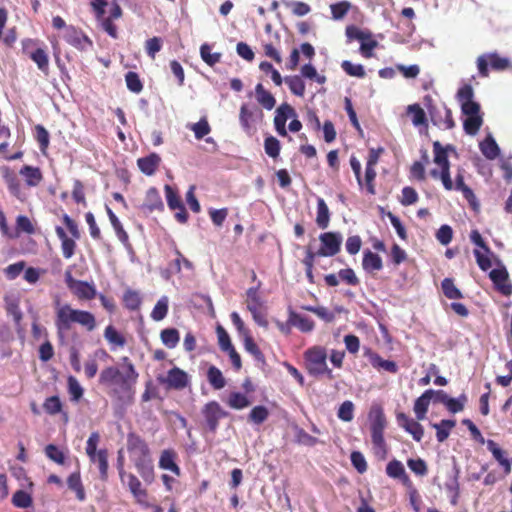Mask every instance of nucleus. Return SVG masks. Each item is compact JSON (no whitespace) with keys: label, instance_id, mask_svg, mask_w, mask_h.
I'll return each instance as SVG.
<instances>
[{"label":"nucleus","instance_id":"1","mask_svg":"<svg viewBox=\"0 0 512 512\" xmlns=\"http://www.w3.org/2000/svg\"><path fill=\"white\" fill-rule=\"evenodd\" d=\"M139 373L129 367L127 372L121 371L115 366L104 368L99 375V384L108 389L111 397L124 405H130L134 401L135 386Z\"/></svg>","mask_w":512,"mask_h":512},{"label":"nucleus","instance_id":"2","mask_svg":"<svg viewBox=\"0 0 512 512\" xmlns=\"http://www.w3.org/2000/svg\"><path fill=\"white\" fill-rule=\"evenodd\" d=\"M55 309V327L59 338L63 339L72 329V325L77 323L88 331H93L96 327L94 315L85 310L74 309L67 303H61L57 298L54 301Z\"/></svg>","mask_w":512,"mask_h":512},{"label":"nucleus","instance_id":"3","mask_svg":"<svg viewBox=\"0 0 512 512\" xmlns=\"http://www.w3.org/2000/svg\"><path fill=\"white\" fill-rule=\"evenodd\" d=\"M127 450L137 472L150 484L154 480V468L147 443L138 435L130 433L127 437Z\"/></svg>","mask_w":512,"mask_h":512},{"label":"nucleus","instance_id":"4","mask_svg":"<svg viewBox=\"0 0 512 512\" xmlns=\"http://www.w3.org/2000/svg\"><path fill=\"white\" fill-rule=\"evenodd\" d=\"M307 372L316 378L327 377L333 379L332 370L327 365V352L322 346H313L304 352Z\"/></svg>","mask_w":512,"mask_h":512},{"label":"nucleus","instance_id":"5","mask_svg":"<svg viewBox=\"0 0 512 512\" xmlns=\"http://www.w3.org/2000/svg\"><path fill=\"white\" fill-rule=\"evenodd\" d=\"M371 440L374 452L377 456L384 458L387 453L386 443L384 440V430L386 427V419L381 408L374 407L369 413Z\"/></svg>","mask_w":512,"mask_h":512},{"label":"nucleus","instance_id":"6","mask_svg":"<svg viewBox=\"0 0 512 512\" xmlns=\"http://www.w3.org/2000/svg\"><path fill=\"white\" fill-rule=\"evenodd\" d=\"M346 35L349 39L360 42V52L365 58L373 56V50L378 46V42L373 39V35L369 30L350 26L346 29Z\"/></svg>","mask_w":512,"mask_h":512},{"label":"nucleus","instance_id":"7","mask_svg":"<svg viewBox=\"0 0 512 512\" xmlns=\"http://www.w3.org/2000/svg\"><path fill=\"white\" fill-rule=\"evenodd\" d=\"M434 163L441 168V182L446 190H453V181L450 176V163L446 148H443L439 142H434Z\"/></svg>","mask_w":512,"mask_h":512},{"label":"nucleus","instance_id":"8","mask_svg":"<svg viewBox=\"0 0 512 512\" xmlns=\"http://www.w3.org/2000/svg\"><path fill=\"white\" fill-rule=\"evenodd\" d=\"M497 71H502L508 68L509 59L501 57L496 52L482 54L477 58V69L482 77H488V66Z\"/></svg>","mask_w":512,"mask_h":512},{"label":"nucleus","instance_id":"9","mask_svg":"<svg viewBox=\"0 0 512 512\" xmlns=\"http://www.w3.org/2000/svg\"><path fill=\"white\" fill-rule=\"evenodd\" d=\"M319 240L321 247L318 250V255L332 257L340 251L343 237L339 232H325L320 234Z\"/></svg>","mask_w":512,"mask_h":512},{"label":"nucleus","instance_id":"10","mask_svg":"<svg viewBox=\"0 0 512 512\" xmlns=\"http://www.w3.org/2000/svg\"><path fill=\"white\" fill-rule=\"evenodd\" d=\"M473 98L474 91L471 85L466 84L457 92V99L465 116L480 114V105Z\"/></svg>","mask_w":512,"mask_h":512},{"label":"nucleus","instance_id":"11","mask_svg":"<svg viewBox=\"0 0 512 512\" xmlns=\"http://www.w3.org/2000/svg\"><path fill=\"white\" fill-rule=\"evenodd\" d=\"M119 476L122 483L127 485L136 501L141 505H145L147 492L142 488L140 480L134 474L126 473L122 468L119 469Z\"/></svg>","mask_w":512,"mask_h":512},{"label":"nucleus","instance_id":"12","mask_svg":"<svg viewBox=\"0 0 512 512\" xmlns=\"http://www.w3.org/2000/svg\"><path fill=\"white\" fill-rule=\"evenodd\" d=\"M489 278L493 282L497 291L504 296L512 295V283L509 280V274L505 266L493 269L489 273Z\"/></svg>","mask_w":512,"mask_h":512},{"label":"nucleus","instance_id":"13","mask_svg":"<svg viewBox=\"0 0 512 512\" xmlns=\"http://www.w3.org/2000/svg\"><path fill=\"white\" fill-rule=\"evenodd\" d=\"M64 39L67 43L78 50L86 51L92 47V41L81 30L74 26H68L64 32Z\"/></svg>","mask_w":512,"mask_h":512},{"label":"nucleus","instance_id":"14","mask_svg":"<svg viewBox=\"0 0 512 512\" xmlns=\"http://www.w3.org/2000/svg\"><path fill=\"white\" fill-rule=\"evenodd\" d=\"M159 381L166 384L169 388L181 390L188 386L189 376L185 371L174 367L168 371L165 378H160Z\"/></svg>","mask_w":512,"mask_h":512},{"label":"nucleus","instance_id":"15","mask_svg":"<svg viewBox=\"0 0 512 512\" xmlns=\"http://www.w3.org/2000/svg\"><path fill=\"white\" fill-rule=\"evenodd\" d=\"M202 413L209 430L212 432L217 429L219 420L226 416V413L216 401L207 403L204 406Z\"/></svg>","mask_w":512,"mask_h":512},{"label":"nucleus","instance_id":"16","mask_svg":"<svg viewBox=\"0 0 512 512\" xmlns=\"http://www.w3.org/2000/svg\"><path fill=\"white\" fill-rule=\"evenodd\" d=\"M397 422L398 425L409 433L415 441L420 442L422 440L424 436V429L418 421L409 418L404 413H398Z\"/></svg>","mask_w":512,"mask_h":512},{"label":"nucleus","instance_id":"17","mask_svg":"<svg viewBox=\"0 0 512 512\" xmlns=\"http://www.w3.org/2000/svg\"><path fill=\"white\" fill-rule=\"evenodd\" d=\"M430 114L432 121L435 125L441 126L445 129H452L455 126V122L452 117V112L444 104L440 109H431Z\"/></svg>","mask_w":512,"mask_h":512},{"label":"nucleus","instance_id":"18","mask_svg":"<svg viewBox=\"0 0 512 512\" xmlns=\"http://www.w3.org/2000/svg\"><path fill=\"white\" fill-rule=\"evenodd\" d=\"M2 176L9 192L17 199L23 201L25 195L22 192L20 181L14 171L5 167L2 169Z\"/></svg>","mask_w":512,"mask_h":512},{"label":"nucleus","instance_id":"19","mask_svg":"<svg viewBox=\"0 0 512 512\" xmlns=\"http://www.w3.org/2000/svg\"><path fill=\"white\" fill-rule=\"evenodd\" d=\"M160 163L161 158L156 153H151L148 156L139 158L137 160L138 168L143 174L147 176L153 175L159 167Z\"/></svg>","mask_w":512,"mask_h":512},{"label":"nucleus","instance_id":"20","mask_svg":"<svg viewBox=\"0 0 512 512\" xmlns=\"http://www.w3.org/2000/svg\"><path fill=\"white\" fill-rule=\"evenodd\" d=\"M366 356L368 357L371 365L378 370L382 369L390 373H396L398 371L397 364L394 361L385 360L377 353L368 350L366 352Z\"/></svg>","mask_w":512,"mask_h":512},{"label":"nucleus","instance_id":"21","mask_svg":"<svg viewBox=\"0 0 512 512\" xmlns=\"http://www.w3.org/2000/svg\"><path fill=\"white\" fill-rule=\"evenodd\" d=\"M19 174L24 178L26 185L29 187L38 186L43 179L41 170L30 165L23 166Z\"/></svg>","mask_w":512,"mask_h":512},{"label":"nucleus","instance_id":"22","mask_svg":"<svg viewBox=\"0 0 512 512\" xmlns=\"http://www.w3.org/2000/svg\"><path fill=\"white\" fill-rule=\"evenodd\" d=\"M163 207L164 205L158 190L154 187L149 188L141 208L144 211L152 212L154 210H161Z\"/></svg>","mask_w":512,"mask_h":512},{"label":"nucleus","instance_id":"23","mask_svg":"<svg viewBox=\"0 0 512 512\" xmlns=\"http://www.w3.org/2000/svg\"><path fill=\"white\" fill-rule=\"evenodd\" d=\"M176 460V453L171 450L167 449L162 451L159 459V467L163 470H168L174 473L175 475H180V468L175 462Z\"/></svg>","mask_w":512,"mask_h":512},{"label":"nucleus","instance_id":"24","mask_svg":"<svg viewBox=\"0 0 512 512\" xmlns=\"http://www.w3.org/2000/svg\"><path fill=\"white\" fill-rule=\"evenodd\" d=\"M479 148L481 153L489 160L496 159L500 154V148L491 134L487 135V137L480 142Z\"/></svg>","mask_w":512,"mask_h":512},{"label":"nucleus","instance_id":"25","mask_svg":"<svg viewBox=\"0 0 512 512\" xmlns=\"http://www.w3.org/2000/svg\"><path fill=\"white\" fill-rule=\"evenodd\" d=\"M362 267L368 273L379 271L383 267L382 259L378 254L366 250L363 254Z\"/></svg>","mask_w":512,"mask_h":512},{"label":"nucleus","instance_id":"26","mask_svg":"<svg viewBox=\"0 0 512 512\" xmlns=\"http://www.w3.org/2000/svg\"><path fill=\"white\" fill-rule=\"evenodd\" d=\"M255 96L257 102L266 110H272L276 104L274 96L259 83L255 87Z\"/></svg>","mask_w":512,"mask_h":512},{"label":"nucleus","instance_id":"27","mask_svg":"<svg viewBox=\"0 0 512 512\" xmlns=\"http://www.w3.org/2000/svg\"><path fill=\"white\" fill-rule=\"evenodd\" d=\"M55 231L58 238L61 240L63 256L66 259H70L74 255V250L76 247L75 241L67 236L66 232L62 227L57 226Z\"/></svg>","mask_w":512,"mask_h":512},{"label":"nucleus","instance_id":"28","mask_svg":"<svg viewBox=\"0 0 512 512\" xmlns=\"http://www.w3.org/2000/svg\"><path fill=\"white\" fill-rule=\"evenodd\" d=\"M72 293L79 299L91 300L95 298L97 292L93 284L85 281H79L76 286L71 290Z\"/></svg>","mask_w":512,"mask_h":512},{"label":"nucleus","instance_id":"29","mask_svg":"<svg viewBox=\"0 0 512 512\" xmlns=\"http://www.w3.org/2000/svg\"><path fill=\"white\" fill-rule=\"evenodd\" d=\"M429 394L431 393L426 390L420 397L415 400L413 409L418 421L424 420L426 417L429 404L432 401Z\"/></svg>","mask_w":512,"mask_h":512},{"label":"nucleus","instance_id":"30","mask_svg":"<svg viewBox=\"0 0 512 512\" xmlns=\"http://www.w3.org/2000/svg\"><path fill=\"white\" fill-rule=\"evenodd\" d=\"M289 323L292 326L297 327L302 332H310L314 328V323L309 317L295 312H290Z\"/></svg>","mask_w":512,"mask_h":512},{"label":"nucleus","instance_id":"31","mask_svg":"<svg viewBox=\"0 0 512 512\" xmlns=\"http://www.w3.org/2000/svg\"><path fill=\"white\" fill-rule=\"evenodd\" d=\"M330 221L329 208L323 198H317V216L316 224L321 229H326Z\"/></svg>","mask_w":512,"mask_h":512},{"label":"nucleus","instance_id":"32","mask_svg":"<svg viewBox=\"0 0 512 512\" xmlns=\"http://www.w3.org/2000/svg\"><path fill=\"white\" fill-rule=\"evenodd\" d=\"M386 473L394 479H401L404 483L408 481L404 465L399 460H392L386 466Z\"/></svg>","mask_w":512,"mask_h":512},{"label":"nucleus","instance_id":"33","mask_svg":"<svg viewBox=\"0 0 512 512\" xmlns=\"http://www.w3.org/2000/svg\"><path fill=\"white\" fill-rule=\"evenodd\" d=\"M29 57L35 62L38 69L44 73H48L49 69V58L46 51L42 48H37L34 51L28 52Z\"/></svg>","mask_w":512,"mask_h":512},{"label":"nucleus","instance_id":"34","mask_svg":"<svg viewBox=\"0 0 512 512\" xmlns=\"http://www.w3.org/2000/svg\"><path fill=\"white\" fill-rule=\"evenodd\" d=\"M67 485L70 490L76 493V497L79 501H84L86 498V494L84 491V487L81 481V476L79 472H74L69 475L67 479Z\"/></svg>","mask_w":512,"mask_h":512},{"label":"nucleus","instance_id":"35","mask_svg":"<svg viewBox=\"0 0 512 512\" xmlns=\"http://www.w3.org/2000/svg\"><path fill=\"white\" fill-rule=\"evenodd\" d=\"M456 425L454 420H441L440 423H434L432 427L436 430V438L438 442H444L449 434L450 430Z\"/></svg>","mask_w":512,"mask_h":512},{"label":"nucleus","instance_id":"36","mask_svg":"<svg viewBox=\"0 0 512 512\" xmlns=\"http://www.w3.org/2000/svg\"><path fill=\"white\" fill-rule=\"evenodd\" d=\"M207 379L210 385L216 390H220L226 385V380L222 372L216 366L209 367L207 371Z\"/></svg>","mask_w":512,"mask_h":512},{"label":"nucleus","instance_id":"37","mask_svg":"<svg viewBox=\"0 0 512 512\" xmlns=\"http://www.w3.org/2000/svg\"><path fill=\"white\" fill-rule=\"evenodd\" d=\"M106 210H107V214H108L109 220L111 222V225L113 226L118 239L123 244L126 245L128 243V234L124 230L121 222L119 221L118 217L113 213V211L108 206L106 207Z\"/></svg>","mask_w":512,"mask_h":512},{"label":"nucleus","instance_id":"38","mask_svg":"<svg viewBox=\"0 0 512 512\" xmlns=\"http://www.w3.org/2000/svg\"><path fill=\"white\" fill-rule=\"evenodd\" d=\"M483 118L481 114L466 116V119L463 122L464 131L471 136H474L478 133L480 127L482 126Z\"/></svg>","mask_w":512,"mask_h":512},{"label":"nucleus","instance_id":"39","mask_svg":"<svg viewBox=\"0 0 512 512\" xmlns=\"http://www.w3.org/2000/svg\"><path fill=\"white\" fill-rule=\"evenodd\" d=\"M285 83L288 85L290 91L299 97L304 96L305 93V83L302 80L301 76H287L284 79Z\"/></svg>","mask_w":512,"mask_h":512},{"label":"nucleus","instance_id":"40","mask_svg":"<svg viewBox=\"0 0 512 512\" xmlns=\"http://www.w3.org/2000/svg\"><path fill=\"white\" fill-rule=\"evenodd\" d=\"M297 117L295 109L288 103H282L275 111L274 122L286 123L289 118Z\"/></svg>","mask_w":512,"mask_h":512},{"label":"nucleus","instance_id":"41","mask_svg":"<svg viewBox=\"0 0 512 512\" xmlns=\"http://www.w3.org/2000/svg\"><path fill=\"white\" fill-rule=\"evenodd\" d=\"M162 343L169 349L175 348L179 342V332L175 328H167L160 334Z\"/></svg>","mask_w":512,"mask_h":512},{"label":"nucleus","instance_id":"42","mask_svg":"<svg viewBox=\"0 0 512 512\" xmlns=\"http://www.w3.org/2000/svg\"><path fill=\"white\" fill-rule=\"evenodd\" d=\"M169 299L167 296H162L154 306L151 312V318L155 321L163 320L168 313Z\"/></svg>","mask_w":512,"mask_h":512},{"label":"nucleus","instance_id":"43","mask_svg":"<svg viewBox=\"0 0 512 512\" xmlns=\"http://www.w3.org/2000/svg\"><path fill=\"white\" fill-rule=\"evenodd\" d=\"M453 189L461 191L466 200L471 204L475 201V195L471 188L464 183V177L461 172L456 175L455 183H453Z\"/></svg>","mask_w":512,"mask_h":512},{"label":"nucleus","instance_id":"44","mask_svg":"<svg viewBox=\"0 0 512 512\" xmlns=\"http://www.w3.org/2000/svg\"><path fill=\"white\" fill-rule=\"evenodd\" d=\"M228 405L233 409H244L250 405L247 396L240 392H232L227 401Z\"/></svg>","mask_w":512,"mask_h":512},{"label":"nucleus","instance_id":"45","mask_svg":"<svg viewBox=\"0 0 512 512\" xmlns=\"http://www.w3.org/2000/svg\"><path fill=\"white\" fill-rule=\"evenodd\" d=\"M35 138L39 144L40 150L43 154H45L49 143H50V135L46 128L40 124L35 126Z\"/></svg>","mask_w":512,"mask_h":512},{"label":"nucleus","instance_id":"46","mask_svg":"<svg viewBox=\"0 0 512 512\" xmlns=\"http://www.w3.org/2000/svg\"><path fill=\"white\" fill-rule=\"evenodd\" d=\"M441 286L444 295L448 299H461L463 297L461 291L455 286L452 279L445 278L442 281Z\"/></svg>","mask_w":512,"mask_h":512},{"label":"nucleus","instance_id":"47","mask_svg":"<svg viewBox=\"0 0 512 512\" xmlns=\"http://www.w3.org/2000/svg\"><path fill=\"white\" fill-rule=\"evenodd\" d=\"M407 111L412 116L413 125L421 126L427 123L425 112L418 104L409 105Z\"/></svg>","mask_w":512,"mask_h":512},{"label":"nucleus","instance_id":"48","mask_svg":"<svg viewBox=\"0 0 512 512\" xmlns=\"http://www.w3.org/2000/svg\"><path fill=\"white\" fill-rule=\"evenodd\" d=\"M188 127L194 132L195 138L198 140L208 135L211 131L206 118H201L197 123L191 124Z\"/></svg>","mask_w":512,"mask_h":512},{"label":"nucleus","instance_id":"49","mask_svg":"<svg viewBox=\"0 0 512 512\" xmlns=\"http://www.w3.org/2000/svg\"><path fill=\"white\" fill-rule=\"evenodd\" d=\"M100 441L98 432H92L86 442V454L91 462H96L97 445Z\"/></svg>","mask_w":512,"mask_h":512},{"label":"nucleus","instance_id":"50","mask_svg":"<svg viewBox=\"0 0 512 512\" xmlns=\"http://www.w3.org/2000/svg\"><path fill=\"white\" fill-rule=\"evenodd\" d=\"M247 309L250 311L251 308L261 309L264 301L258 293V288L251 287L247 290Z\"/></svg>","mask_w":512,"mask_h":512},{"label":"nucleus","instance_id":"51","mask_svg":"<svg viewBox=\"0 0 512 512\" xmlns=\"http://www.w3.org/2000/svg\"><path fill=\"white\" fill-rule=\"evenodd\" d=\"M200 55L202 60L209 66H213L221 59L220 53H212L211 47L208 44H203L200 47Z\"/></svg>","mask_w":512,"mask_h":512},{"label":"nucleus","instance_id":"52","mask_svg":"<svg viewBox=\"0 0 512 512\" xmlns=\"http://www.w3.org/2000/svg\"><path fill=\"white\" fill-rule=\"evenodd\" d=\"M104 337L105 339L116 346L123 347L125 345V338L117 332V330L109 325L106 327L104 331Z\"/></svg>","mask_w":512,"mask_h":512},{"label":"nucleus","instance_id":"53","mask_svg":"<svg viewBox=\"0 0 512 512\" xmlns=\"http://www.w3.org/2000/svg\"><path fill=\"white\" fill-rule=\"evenodd\" d=\"M337 416L344 422H350L354 418V404L353 402L347 400L344 401L337 412Z\"/></svg>","mask_w":512,"mask_h":512},{"label":"nucleus","instance_id":"54","mask_svg":"<svg viewBox=\"0 0 512 512\" xmlns=\"http://www.w3.org/2000/svg\"><path fill=\"white\" fill-rule=\"evenodd\" d=\"M264 149L271 158H277L280 154V142L277 138L269 136L265 138Z\"/></svg>","mask_w":512,"mask_h":512},{"label":"nucleus","instance_id":"55","mask_svg":"<svg viewBox=\"0 0 512 512\" xmlns=\"http://www.w3.org/2000/svg\"><path fill=\"white\" fill-rule=\"evenodd\" d=\"M68 392L73 401H79L83 396V388L80 385L79 381L74 376L68 377Z\"/></svg>","mask_w":512,"mask_h":512},{"label":"nucleus","instance_id":"56","mask_svg":"<svg viewBox=\"0 0 512 512\" xmlns=\"http://www.w3.org/2000/svg\"><path fill=\"white\" fill-rule=\"evenodd\" d=\"M12 503L19 508H28L32 504L31 496L24 490H18L12 497Z\"/></svg>","mask_w":512,"mask_h":512},{"label":"nucleus","instance_id":"57","mask_svg":"<svg viewBox=\"0 0 512 512\" xmlns=\"http://www.w3.org/2000/svg\"><path fill=\"white\" fill-rule=\"evenodd\" d=\"M127 88L133 93H140L143 89L142 82L137 73L129 71L125 75Z\"/></svg>","mask_w":512,"mask_h":512},{"label":"nucleus","instance_id":"58","mask_svg":"<svg viewBox=\"0 0 512 512\" xmlns=\"http://www.w3.org/2000/svg\"><path fill=\"white\" fill-rule=\"evenodd\" d=\"M95 463L98 464L101 479L105 480L108 475V453L106 449L97 452Z\"/></svg>","mask_w":512,"mask_h":512},{"label":"nucleus","instance_id":"59","mask_svg":"<svg viewBox=\"0 0 512 512\" xmlns=\"http://www.w3.org/2000/svg\"><path fill=\"white\" fill-rule=\"evenodd\" d=\"M341 67L350 76L363 78L366 74L363 65L353 64L348 60L343 61Z\"/></svg>","mask_w":512,"mask_h":512},{"label":"nucleus","instance_id":"60","mask_svg":"<svg viewBox=\"0 0 512 512\" xmlns=\"http://www.w3.org/2000/svg\"><path fill=\"white\" fill-rule=\"evenodd\" d=\"M164 190L167 204L171 210H176L178 207L183 205L177 192L170 185H165Z\"/></svg>","mask_w":512,"mask_h":512},{"label":"nucleus","instance_id":"61","mask_svg":"<svg viewBox=\"0 0 512 512\" xmlns=\"http://www.w3.org/2000/svg\"><path fill=\"white\" fill-rule=\"evenodd\" d=\"M252 117L253 112L248 108L247 104H242V106L240 107L239 121L243 130L246 131L247 133H250L251 131L250 121Z\"/></svg>","mask_w":512,"mask_h":512},{"label":"nucleus","instance_id":"62","mask_svg":"<svg viewBox=\"0 0 512 512\" xmlns=\"http://www.w3.org/2000/svg\"><path fill=\"white\" fill-rule=\"evenodd\" d=\"M125 306L130 310L137 309L141 304V298L138 292L127 290L123 296Z\"/></svg>","mask_w":512,"mask_h":512},{"label":"nucleus","instance_id":"63","mask_svg":"<svg viewBox=\"0 0 512 512\" xmlns=\"http://www.w3.org/2000/svg\"><path fill=\"white\" fill-rule=\"evenodd\" d=\"M269 412L264 406H255L249 414V419L255 424H261L268 418Z\"/></svg>","mask_w":512,"mask_h":512},{"label":"nucleus","instance_id":"64","mask_svg":"<svg viewBox=\"0 0 512 512\" xmlns=\"http://www.w3.org/2000/svg\"><path fill=\"white\" fill-rule=\"evenodd\" d=\"M351 5L347 1L338 2L330 6L332 17L335 20L342 19L349 11Z\"/></svg>","mask_w":512,"mask_h":512}]
</instances>
